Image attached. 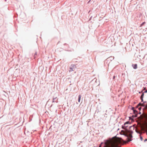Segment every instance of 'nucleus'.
<instances>
[{"label":"nucleus","instance_id":"obj_1","mask_svg":"<svg viewBox=\"0 0 147 147\" xmlns=\"http://www.w3.org/2000/svg\"><path fill=\"white\" fill-rule=\"evenodd\" d=\"M122 142H123V141L122 139L116 137H113L105 140L102 147H120L118 146V145L121 144ZM103 144V143H102L99 146V147H101Z\"/></svg>","mask_w":147,"mask_h":147},{"label":"nucleus","instance_id":"obj_2","mask_svg":"<svg viewBox=\"0 0 147 147\" xmlns=\"http://www.w3.org/2000/svg\"><path fill=\"white\" fill-rule=\"evenodd\" d=\"M133 133V131L130 130H128L125 129V131L122 130L121 132V134L123 135L126 136L127 140V141H123L124 143H128L129 141H131V138L133 137L132 134Z\"/></svg>","mask_w":147,"mask_h":147},{"label":"nucleus","instance_id":"obj_3","mask_svg":"<svg viewBox=\"0 0 147 147\" xmlns=\"http://www.w3.org/2000/svg\"><path fill=\"white\" fill-rule=\"evenodd\" d=\"M147 131V123L140 124L136 129V131L140 134L144 133Z\"/></svg>","mask_w":147,"mask_h":147},{"label":"nucleus","instance_id":"obj_4","mask_svg":"<svg viewBox=\"0 0 147 147\" xmlns=\"http://www.w3.org/2000/svg\"><path fill=\"white\" fill-rule=\"evenodd\" d=\"M132 110H133L135 114L134 115H133V117H138L140 121H146L147 122V114L144 113L141 115L139 117H138V114L137 111L135 109L134 107L132 108Z\"/></svg>","mask_w":147,"mask_h":147},{"label":"nucleus","instance_id":"obj_5","mask_svg":"<svg viewBox=\"0 0 147 147\" xmlns=\"http://www.w3.org/2000/svg\"><path fill=\"white\" fill-rule=\"evenodd\" d=\"M130 123L129 121H127L124 124L123 126H122V128L126 129V128L127 127L129 124H130Z\"/></svg>","mask_w":147,"mask_h":147},{"label":"nucleus","instance_id":"obj_6","mask_svg":"<svg viewBox=\"0 0 147 147\" xmlns=\"http://www.w3.org/2000/svg\"><path fill=\"white\" fill-rule=\"evenodd\" d=\"M75 66L74 65L71 66V67H70V70H69V71L70 72V71H74L75 69Z\"/></svg>","mask_w":147,"mask_h":147},{"label":"nucleus","instance_id":"obj_7","mask_svg":"<svg viewBox=\"0 0 147 147\" xmlns=\"http://www.w3.org/2000/svg\"><path fill=\"white\" fill-rule=\"evenodd\" d=\"M140 105H141L142 106H146V107L147 108V104L146 105H144V104L143 103H142V104L141 103H139V104L138 105V106H140Z\"/></svg>","mask_w":147,"mask_h":147},{"label":"nucleus","instance_id":"obj_8","mask_svg":"<svg viewBox=\"0 0 147 147\" xmlns=\"http://www.w3.org/2000/svg\"><path fill=\"white\" fill-rule=\"evenodd\" d=\"M132 66L134 69H136L137 68V64L133 65Z\"/></svg>","mask_w":147,"mask_h":147},{"label":"nucleus","instance_id":"obj_9","mask_svg":"<svg viewBox=\"0 0 147 147\" xmlns=\"http://www.w3.org/2000/svg\"><path fill=\"white\" fill-rule=\"evenodd\" d=\"M144 96V93H143L142 94V95L140 97V98L142 100V102L143 101V98Z\"/></svg>","mask_w":147,"mask_h":147},{"label":"nucleus","instance_id":"obj_10","mask_svg":"<svg viewBox=\"0 0 147 147\" xmlns=\"http://www.w3.org/2000/svg\"><path fill=\"white\" fill-rule=\"evenodd\" d=\"M81 97V95H79L78 96V102H80V99Z\"/></svg>","mask_w":147,"mask_h":147},{"label":"nucleus","instance_id":"obj_11","mask_svg":"<svg viewBox=\"0 0 147 147\" xmlns=\"http://www.w3.org/2000/svg\"><path fill=\"white\" fill-rule=\"evenodd\" d=\"M145 23V22H143V23H142L140 25V27H141L143 25H144Z\"/></svg>","mask_w":147,"mask_h":147},{"label":"nucleus","instance_id":"obj_12","mask_svg":"<svg viewBox=\"0 0 147 147\" xmlns=\"http://www.w3.org/2000/svg\"><path fill=\"white\" fill-rule=\"evenodd\" d=\"M37 55V53L36 52L34 55V58H35L36 57V56Z\"/></svg>","mask_w":147,"mask_h":147},{"label":"nucleus","instance_id":"obj_13","mask_svg":"<svg viewBox=\"0 0 147 147\" xmlns=\"http://www.w3.org/2000/svg\"><path fill=\"white\" fill-rule=\"evenodd\" d=\"M140 139L141 141L142 140L143 138L141 136H140Z\"/></svg>","mask_w":147,"mask_h":147},{"label":"nucleus","instance_id":"obj_14","mask_svg":"<svg viewBox=\"0 0 147 147\" xmlns=\"http://www.w3.org/2000/svg\"><path fill=\"white\" fill-rule=\"evenodd\" d=\"M130 128H133L134 129V127L133 126H130L129 127Z\"/></svg>","mask_w":147,"mask_h":147},{"label":"nucleus","instance_id":"obj_15","mask_svg":"<svg viewBox=\"0 0 147 147\" xmlns=\"http://www.w3.org/2000/svg\"><path fill=\"white\" fill-rule=\"evenodd\" d=\"M141 109V107H140L138 108V109L139 110H140Z\"/></svg>","mask_w":147,"mask_h":147},{"label":"nucleus","instance_id":"obj_16","mask_svg":"<svg viewBox=\"0 0 147 147\" xmlns=\"http://www.w3.org/2000/svg\"><path fill=\"white\" fill-rule=\"evenodd\" d=\"M115 78V76H114L113 77V79H114Z\"/></svg>","mask_w":147,"mask_h":147},{"label":"nucleus","instance_id":"obj_17","mask_svg":"<svg viewBox=\"0 0 147 147\" xmlns=\"http://www.w3.org/2000/svg\"><path fill=\"white\" fill-rule=\"evenodd\" d=\"M147 141V139H145V140H144V141L145 142L146 141Z\"/></svg>","mask_w":147,"mask_h":147},{"label":"nucleus","instance_id":"obj_18","mask_svg":"<svg viewBox=\"0 0 147 147\" xmlns=\"http://www.w3.org/2000/svg\"><path fill=\"white\" fill-rule=\"evenodd\" d=\"M145 92H147V91H145Z\"/></svg>","mask_w":147,"mask_h":147},{"label":"nucleus","instance_id":"obj_19","mask_svg":"<svg viewBox=\"0 0 147 147\" xmlns=\"http://www.w3.org/2000/svg\"><path fill=\"white\" fill-rule=\"evenodd\" d=\"M139 114H141V113L140 112Z\"/></svg>","mask_w":147,"mask_h":147},{"label":"nucleus","instance_id":"obj_20","mask_svg":"<svg viewBox=\"0 0 147 147\" xmlns=\"http://www.w3.org/2000/svg\"><path fill=\"white\" fill-rule=\"evenodd\" d=\"M146 134L147 135V132H146Z\"/></svg>","mask_w":147,"mask_h":147}]
</instances>
